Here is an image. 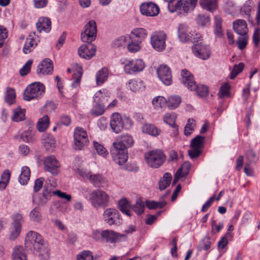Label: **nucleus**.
Instances as JSON below:
<instances>
[{"label": "nucleus", "mask_w": 260, "mask_h": 260, "mask_svg": "<svg viewBox=\"0 0 260 260\" xmlns=\"http://www.w3.org/2000/svg\"><path fill=\"white\" fill-rule=\"evenodd\" d=\"M204 137L201 136H197L191 141V148H197L200 149L204 146Z\"/></svg>", "instance_id": "nucleus-48"}, {"label": "nucleus", "mask_w": 260, "mask_h": 260, "mask_svg": "<svg viewBox=\"0 0 260 260\" xmlns=\"http://www.w3.org/2000/svg\"><path fill=\"white\" fill-rule=\"evenodd\" d=\"M133 124L132 120L125 116H121L119 113L112 114L110 119V127L112 131L118 134L123 129H129Z\"/></svg>", "instance_id": "nucleus-3"}, {"label": "nucleus", "mask_w": 260, "mask_h": 260, "mask_svg": "<svg viewBox=\"0 0 260 260\" xmlns=\"http://www.w3.org/2000/svg\"><path fill=\"white\" fill-rule=\"evenodd\" d=\"M176 118L177 116L174 113H166L163 117L164 121L174 129L173 135L174 136H176L178 134V126L175 123Z\"/></svg>", "instance_id": "nucleus-25"}, {"label": "nucleus", "mask_w": 260, "mask_h": 260, "mask_svg": "<svg viewBox=\"0 0 260 260\" xmlns=\"http://www.w3.org/2000/svg\"><path fill=\"white\" fill-rule=\"evenodd\" d=\"M42 142L45 149L47 150H53L55 147V140L49 134L45 135L42 140Z\"/></svg>", "instance_id": "nucleus-36"}, {"label": "nucleus", "mask_w": 260, "mask_h": 260, "mask_svg": "<svg viewBox=\"0 0 260 260\" xmlns=\"http://www.w3.org/2000/svg\"><path fill=\"white\" fill-rule=\"evenodd\" d=\"M21 230V225H20L19 224H16L15 225H12L9 238L12 240L16 239L19 236Z\"/></svg>", "instance_id": "nucleus-49"}, {"label": "nucleus", "mask_w": 260, "mask_h": 260, "mask_svg": "<svg viewBox=\"0 0 260 260\" xmlns=\"http://www.w3.org/2000/svg\"><path fill=\"white\" fill-rule=\"evenodd\" d=\"M88 180L91 183L95 185L99 186V184L102 183L104 181V178L100 174H90Z\"/></svg>", "instance_id": "nucleus-60"}, {"label": "nucleus", "mask_w": 260, "mask_h": 260, "mask_svg": "<svg viewBox=\"0 0 260 260\" xmlns=\"http://www.w3.org/2000/svg\"><path fill=\"white\" fill-rule=\"evenodd\" d=\"M230 85L228 83L224 84L219 90L218 95L219 98L228 97L230 95Z\"/></svg>", "instance_id": "nucleus-58"}, {"label": "nucleus", "mask_w": 260, "mask_h": 260, "mask_svg": "<svg viewBox=\"0 0 260 260\" xmlns=\"http://www.w3.org/2000/svg\"><path fill=\"white\" fill-rule=\"evenodd\" d=\"M104 105L96 103L90 110V114L94 116H99L102 115L104 113Z\"/></svg>", "instance_id": "nucleus-53"}, {"label": "nucleus", "mask_w": 260, "mask_h": 260, "mask_svg": "<svg viewBox=\"0 0 260 260\" xmlns=\"http://www.w3.org/2000/svg\"><path fill=\"white\" fill-rule=\"evenodd\" d=\"M193 54L203 60L208 59L211 55V50L209 46L203 44H196L192 48Z\"/></svg>", "instance_id": "nucleus-13"}, {"label": "nucleus", "mask_w": 260, "mask_h": 260, "mask_svg": "<svg viewBox=\"0 0 260 260\" xmlns=\"http://www.w3.org/2000/svg\"><path fill=\"white\" fill-rule=\"evenodd\" d=\"M192 31L189 30L185 24H180L178 27V36L182 42H187L190 40Z\"/></svg>", "instance_id": "nucleus-22"}, {"label": "nucleus", "mask_w": 260, "mask_h": 260, "mask_svg": "<svg viewBox=\"0 0 260 260\" xmlns=\"http://www.w3.org/2000/svg\"><path fill=\"white\" fill-rule=\"evenodd\" d=\"M96 47L92 44H83L78 49L79 55L84 59H90L95 54Z\"/></svg>", "instance_id": "nucleus-16"}, {"label": "nucleus", "mask_w": 260, "mask_h": 260, "mask_svg": "<svg viewBox=\"0 0 260 260\" xmlns=\"http://www.w3.org/2000/svg\"><path fill=\"white\" fill-rule=\"evenodd\" d=\"M88 201L95 209L105 208L109 203L110 196L104 190L97 189L89 193Z\"/></svg>", "instance_id": "nucleus-2"}, {"label": "nucleus", "mask_w": 260, "mask_h": 260, "mask_svg": "<svg viewBox=\"0 0 260 260\" xmlns=\"http://www.w3.org/2000/svg\"><path fill=\"white\" fill-rule=\"evenodd\" d=\"M140 9L141 14L146 16H156L159 12V9L158 6L151 2L142 4L140 6Z\"/></svg>", "instance_id": "nucleus-15"}, {"label": "nucleus", "mask_w": 260, "mask_h": 260, "mask_svg": "<svg viewBox=\"0 0 260 260\" xmlns=\"http://www.w3.org/2000/svg\"><path fill=\"white\" fill-rule=\"evenodd\" d=\"M36 36L35 32H31L29 34L28 37L26 39L24 44L23 52L25 54H27L32 50L34 47L37 45L35 41Z\"/></svg>", "instance_id": "nucleus-29"}, {"label": "nucleus", "mask_w": 260, "mask_h": 260, "mask_svg": "<svg viewBox=\"0 0 260 260\" xmlns=\"http://www.w3.org/2000/svg\"><path fill=\"white\" fill-rule=\"evenodd\" d=\"M129 40V36H121L114 41L113 46L115 48H124L127 46L128 42Z\"/></svg>", "instance_id": "nucleus-44"}, {"label": "nucleus", "mask_w": 260, "mask_h": 260, "mask_svg": "<svg viewBox=\"0 0 260 260\" xmlns=\"http://www.w3.org/2000/svg\"><path fill=\"white\" fill-rule=\"evenodd\" d=\"M43 240L42 236L37 232L30 231L25 238V246L28 249L39 251L43 246Z\"/></svg>", "instance_id": "nucleus-5"}, {"label": "nucleus", "mask_w": 260, "mask_h": 260, "mask_svg": "<svg viewBox=\"0 0 260 260\" xmlns=\"http://www.w3.org/2000/svg\"><path fill=\"white\" fill-rule=\"evenodd\" d=\"M145 158L149 166L158 168L163 164L166 157L162 150L156 149L146 153Z\"/></svg>", "instance_id": "nucleus-4"}, {"label": "nucleus", "mask_w": 260, "mask_h": 260, "mask_svg": "<svg viewBox=\"0 0 260 260\" xmlns=\"http://www.w3.org/2000/svg\"><path fill=\"white\" fill-rule=\"evenodd\" d=\"M196 127L195 120L193 119H189L187 123L184 127V135L186 136H190L194 131Z\"/></svg>", "instance_id": "nucleus-52"}, {"label": "nucleus", "mask_w": 260, "mask_h": 260, "mask_svg": "<svg viewBox=\"0 0 260 260\" xmlns=\"http://www.w3.org/2000/svg\"><path fill=\"white\" fill-rule=\"evenodd\" d=\"M108 70L106 68H103L99 70L95 76L96 83L98 85L103 84L107 80L108 77Z\"/></svg>", "instance_id": "nucleus-35"}, {"label": "nucleus", "mask_w": 260, "mask_h": 260, "mask_svg": "<svg viewBox=\"0 0 260 260\" xmlns=\"http://www.w3.org/2000/svg\"><path fill=\"white\" fill-rule=\"evenodd\" d=\"M109 96V94L106 90H100L97 91L94 95L93 98L94 102L97 104L100 103L104 105L105 102L108 101L107 98Z\"/></svg>", "instance_id": "nucleus-34"}, {"label": "nucleus", "mask_w": 260, "mask_h": 260, "mask_svg": "<svg viewBox=\"0 0 260 260\" xmlns=\"http://www.w3.org/2000/svg\"><path fill=\"white\" fill-rule=\"evenodd\" d=\"M233 28L235 31L240 36H246L247 34L248 29L245 20L239 19L234 22Z\"/></svg>", "instance_id": "nucleus-27"}, {"label": "nucleus", "mask_w": 260, "mask_h": 260, "mask_svg": "<svg viewBox=\"0 0 260 260\" xmlns=\"http://www.w3.org/2000/svg\"><path fill=\"white\" fill-rule=\"evenodd\" d=\"M172 180L171 175L169 173H166L164 177L160 179L159 182V187L160 190L166 189L171 183Z\"/></svg>", "instance_id": "nucleus-45"}, {"label": "nucleus", "mask_w": 260, "mask_h": 260, "mask_svg": "<svg viewBox=\"0 0 260 260\" xmlns=\"http://www.w3.org/2000/svg\"><path fill=\"white\" fill-rule=\"evenodd\" d=\"M96 32L95 22L93 20H90L84 26V30L81 34V39L83 42L90 43L95 39Z\"/></svg>", "instance_id": "nucleus-9"}, {"label": "nucleus", "mask_w": 260, "mask_h": 260, "mask_svg": "<svg viewBox=\"0 0 260 260\" xmlns=\"http://www.w3.org/2000/svg\"><path fill=\"white\" fill-rule=\"evenodd\" d=\"M167 35L163 31H155L150 37V43L152 47L157 51H161L166 48Z\"/></svg>", "instance_id": "nucleus-11"}, {"label": "nucleus", "mask_w": 260, "mask_h": 260, "mask_svg": "<svg viewBox=\"0 0 260 260\" xmlns=\"http://www.w3.org/2000/svg\"><path fill=\"white\" fill-rule=\"evenodd\" d=\"M121 146L112 145L110 153L113 160L116 164L122 166L124 165L128 159L127 150H124L121 148Z\"/></svg>", "instance_id": "nucleus-10"}, {"label": "nucleus", "mask_w": 260, "mask_h": 260, "mask_svg": "<svg viewBox=\"0 0 260 260\" xmlns=\"http://www.w3.org/2000/svg\"><path fill=\"white\" fill-rule=\"evenodd\" d=\"M214 33L217 37H221L223 33L221 28V20L218 17L215 18Z\"/></svg>", "instance_id": "nucleus-56"}, {"label": "nucleus", "mask_w": 260, "mask_h": 260, "mask_svg": "<svg viewBox=\"0 0 260 260\" xmlns=\"http://www.w3.org/2000/svg\"><path fill=\"white\" fill-rule=\"evenodd\" d=\"M190 164L189 162L186 161L182 164L181 167L176 172L173 180V184H176L181 177L186 176L189 173L190 169Z\"/></svg>", "instance_id": "nucleus-24"}, {"label": "nucleus", "mask_w": 260, "mask_h": 260, "mask_svg": "<svg viewBox=\"0 0 260 260\" xmlns=\"http://www.w3.org/2000/svg\"><path fill=\"white\" fill-rule=\"evenodd\" d=\"M25 110L20 107H17L13 111V114L11 117L13 121L19 122L25 119Z\"/></svg>", "instance_id": "nucleus-40"}, {"label": "nucleus", "mask_w": 260, "mask_h": 260, "mask_svg": "<svg viewBox=\"0 0 260 260\" xmlns=\"http://www.w3.org/2000/svg\"><path fill=\"white\" fill-rule=\"evenodd\" d=\"M141 42H139L138 41H136V42H134L133 40H131L130 42L128 41L127 48L128 51L132 53H135L139 51L141 49L140 43Z\"/></svg>", "instance_id": "nucleus-55"}, {"label": "nucleus", "mask_w": 260, "mask_h": 260, "mask_svg": "<svg viewBox=\"0 0 260 260\" xmlns=\"http://www.w3.org/2000/svg\"><path fill=\"white\" fill-rule=\"evenodd\" d=\"M30 171L28 167L23 166L21 168V174L19 176V181L22 185H25L29 180Z\"/></svg>", "instance_id": "nucleus-37"}, {"label": "nucleus", "mask_w": 260, "mask_h": 260, "mask_svg": "<svg viewBox=\"0 0 260 260\" xmlns=\"http://www.w3.org/2000/svg\"><path fill=\"white\" fill-rule=\"evenodd\" d=\"M44 166L45 170L53 175H57L59 172L60 164L54 156L46 157L44 161Z\"/></svg>", "instance_id": "nucleus-14"}, {"label": "nucleus", "mask_w": 260, "mask_h": 260, "mask_svg": "<svg viewBox=\"0 0 260 260\" xmlns=\"http://www.w3.org/2000/svg\"><path fill=\"white\" fill-rule=\"evenodd\" d=\"M49 125V117L48 116L45 115L39 119L37 123V128L39 132H43L47 129Z\"/></svg>", "instance_id": "nucleus-42"}, {"label": "nucleus", "mask_w": 260, "mask_h": 260, "mask_svg": "<svg viewBox=\"0 0 260 260\" xmlns=\"http://www.w3.org/2000/svg\"><path fill=\"white\" fill-rule=\"evenodd\" d=\"M145 204L143 202H137L136 204L133 206L132 210L138 215H141L144 211Z\"/></svg>", "instance_id": "nucleus-63"}, {"label": "nucleus", "mask_w": 260, "mask_h": 260, "mask_svg": "<svg viewBox=\"0 0 260 260\" xmlns=\"http://www.w3.org/2000/svg\"><path fill=\"white\" fill-rule=\"evenodd\" d=\"M167 204L165 201L155 202L154 201H147L146 202V207L149 209H161Z\"/></svg>", "instance_id": "nucleus-47"}, {"label": "nucleus", "mask_w": 260, "mask_h": 260, "mask_svg": "<svg viewBox=\"0 0 260 260\" xmlns=\"http://www.w3.org/2000/svg\"><path fill=\"white\" fill-rule=\"evenodd\" d=\"M32 63V60H28L23 66V67L20 70V74L22 76L26 75L30 72Z\"/></svg>", "instance_id": "nucleus-64"}, {"label": "nucleus", "mask_w": 260, "mask_h": 260, "mask_svg": "<svg viewBox=\"0 0 260 260\" xmlns=\"http://www.w3.org/2000/svg\"><path fill=\"white\" fill-rule=\"evenodd\" d=\"M181 102V98L177 95H173L168 98L167 100V106L170 110L177 108Z\"/></svg>", "instance_id": "nucleus-38"}, {"label": "nucleus", "mask_w": 260, "mask_h": 260, "mask_svg": "<svg viewBox=\"0 0 260 260\" xmlns=\"http://www.w3.org/2000/svg\"><path fill=\"white\" fill-rule=\"evenodd\" d=\"M148 35L147 30L141 27L133 29L129 36L130 40H134L142 42L147 37Z\"/></svg>", "instance_id": "nucleus-23"}, {"label": "nucleus", "mask_w": 260, "mask_h": 260, "mask_svg": "<svg viewBox=\"0 0 260 260\" xmlns=\"http://www.w3.org/2000/svg\"><path fill=\"white\" fill-rule=\"evenodd\" d=\"M103 215L105 222L110 225L117 224L119 218L118 211L114 208L106 209Z\"/></svg>", "instance_id": "nucleus-17"}, {"label": "nucleus", "mask_w": 260, "mask_h": 260, "mask_svg": "<svg viewBox=\"0 0 260 260\" xmlns=\"http://www.w3.org/2000/svg\"><path fill=\"white\" fill-rule=\"evenodd\" d=\"M77 260H93V255L89 250H83L76 255Z\"/></svg>", "instance_id": "nucleus-54"}, {"label": "nucleus", "mask_w": 260, "mask_h": 260, "mask_svg": "<svg viewBox=\"0 0 260 260\" xmlns=\"http://www.w3.org/2000/svg\"><path fill=\"white\" fill-rule=\"evenodd\" d=\"M158 77L165 85H170L172 82V72L167 65H160L157 70Z\"/></svg>", "instance_id": "nucleus-12"}, {"label": "nucleus", "mask_w": 260, "mask_h": 260, "mask_svg": "<svg viewBox=\"0 0 260 260\" xmlns=\"http://www.w3.org/2000/svg\"><path fill=\"white\" fill-rule=\"evenodd\" d=\"M103 241L111 243H115L120 241L122 238H125V236L123 234H119L112 230H106L103 231Z\"/></svg>", "instance_id": "nucleus-20"}, {"label": "nucleus", "mask_w": 260, "mask_h": 260, "mask_svg": "<svg viewBox=\"0 0 260 260\" xmlns=\"http://www.w3.org/2000/svg\"><path fill=\"white\" fill-rule=\"evenodd\" d=\"M21 139L24 142L29 143L34 141L33 134L31 131H26L20 135Z\"/></svg>", "instance_id": "nucleus-61"}, {"label": "nucleus", "mask_w": 260, "mask_h": 260, "mask_svg": "<svg viewBox=\"0 0 260 260\" xmlns=\"http://www.w3.org/2000/svg\"><path fill=\"white\" fill-rule=\"evenodd\" d=\"M53 69L52 61L49 58H46L38 65L37 73L39 75H48L52 73Z\"/></svg>", "instance_id": "nucleus-18"}, {"label": "nucleus", "mask_w": 260, "mask_h": 260, "mask_svg": "<svg viewBox=\"0 0 260 260\" xmlns=\"http://www.w3.org/2000/svg\"><path fill=\"white\" fill-rule=\"evenodd\" d=\"M74 147L76 150H82L87 146L89 140L87 132L83 128L77 127L74 133Z\"/></svg>", "instance_id": "nucleus-8"}, {"label": "nucleus", "mask_w": 260, "mask_h": 260, "mask_svg": "<svg viewBox=\"0 0 260 260\" xmlns=\"http://www.w3.org/2000/svg\"><path fill=\"white\" fill-rule=\"evenodd\" d=\"M134 144V140L132 137L129 135H122L117 138L113 143L112 145L121 146V148L124 150H127V148L132 147Z\"/></svg>", "instance_id": "nucleus-19"}, {"label": "nucleus", "mask_w": 260, "mask_h": 260, "mask_svg": "<svg viewBox=\"0 0 260 260\" xmlns=\"http://www.w3.org/2000/svg\"><path fill=\"white\" fill-rule=\"evenodd\" d=\"M197 21L198 24L202 26H208L210 24V19L209 16L204 15H199Z\"/></svg>", "instance_id": "nucleus-57"}, {"label": "nucleus", "mask_w": 260, "mask_h": 260, "mask_svg": "<svg viewBox=\"0 0 260 260\" xmlns=\"http://www.w3.org/2000/svg\"><path fill=\"white\" fill-rule=\"evenodd\" d=\"M121 63L123 65L126 73L132 74L142 71L145 67V63L142 59L135 60L122 59Z\"/></svg>", "instance_id": "nucleus-7"}, {"label": "nucleus", "mask_w": 260, "mask_h": 260, "mask_svg": "<svg viewBox=\"0 0 260 260\" xmlns=\"http://www.w3.org/2000/svg\"><path fill=\"white\" fill-rule=\"evenodd\" d=\"M38 251L40 252L39 256L41 260H48L50 258V250L47 247L43 245L42 248Z\"/></svg>", "instance_id": "nucleus-62"}, {"label": "nucleus", "mask_w": 260, "mask_h": 260, "mask_svg": "<svg viewBox=\"0 0 260 260\" xmlns=\"http://www.w3.org/2000/svg\"><path fill=\"white\" fill-rule=\"evenodd\" d=\"M30 220L35 223H40L42 220V216L38 207L34 208L29 214Z\"/></svg>", "instance_id": "nucleus-39"}, {"label": "nucleus", "mask_w": 260, "mask_h": 260, "mask_svg": "<svg viewBox=\"0 0 260 260\" xmlns=\"http://www.w3.org/2000/svg\"><path fill=\"white\" fill-rule=\"evenodd\" d=\"M126 87L134 92L142 91L144 89L143 82L141 80H130L126 84Z\"/></svg>", "instance_id": "nucleus-28"}, {"label": "nucleus", "mask_w": 260, "mask_h": 260, "mask_svg": "<svg viewBox=\"0 0 260 260\" xmlns=\"http://www.w3.org/2000/svg\"><path fill=\"white\" fill-rule=\"evenodd\" d=\"M10 177V172L8 170H5L2 174L0 180V189H4L8 184Z\"/></svg>", "instance_id": "nucleus-50"}, {"label": "nucleus", "mask_w": 260, "mask_h": 260, "mask_svg": "<svg viewBox=\"0 0 260 260\" xmlns=\"http://www.w3.org/2000/svg\"><path fill=\"white\" fill-rule=\"evenodd\" d=\"M181 82L190 91H194L201 97L206 96L209 90L207 86L202 84H197L193 75L186 69L181 71Z\"/></svg>", "instance_id": "nucleus-1"}, {"label": "nucleus", "mask_w": 260, "mask_h": 260, "mask_svg": "<svg viewBox=\"0 0 260 260\" xmlns=\"http://www.w3.org/2000/svg\"><path fill=\"white\" fill-rule=\"evenodd\" d=\"M119 207L120 211L125 215L131 216L132 215V208L130 203L125 199H122L119 202Z\"/></svg>", "instance_id": "nucleus-33"}, {"label": "nucleus", "mask_w": 260, "mask_h": 260, "mask_svg": "<svg viewBox=\"0 0 260 260\" xmlns=\"http://www.w3.org/2000/svg\"><path fill=\"white\" fill-rule=\"evenodd\" d=\"M13 260H27L26 254L22 246H15L12 253Z\"/></svg>", "instance_id": "nucleus-30"}, {"label": "nucleus", "mask_w": 260, "mask_h": 260, "mask_svg": "<svg viewBox=\"0 0 260 260\" xmlns=\"http://www.w3.org/2000/svg\"><path fill=\"white\" fill-rule=\"evenodd\" d=\"M244 67V63L241 62L238 64L235 65L232 71L231 72L230 78L231 79H234L238 75V74L243 71Z\"/></svg>", "instance_id": "nucleus-59"}, {"label": "nucleus", "mask_w": 260, "mask_h": 260, "mask_svg": "<svg viewBox=\"0 0 260 260\" xmlns=\"http://www.w3.org/2000/svg\"><path fill=\"white\" fill-rule=\"evenodd\" d=\"M218 0H200V4L204 9L213 12L217 7Z\"/></svg>", "instance_id": "nucleus-31"}, {"label": "nucleus", "mask_w": 260, "mask_h": 260, "mask_svg": "<svg viewBox=\"0 0 260 260\" xmlns=\"http://www.w3.org/2000/svg\"><path fill=\"white\" fill-rule=\"evenodd\" d=\"M93 144L94 149L100 155L103 157H106L108 155V151L103 145L95 141L93 142Z\"/></svg>", "instance_id": "nucleus-51"}, {"label": "nucleus", "mask_w": 260, "mask_h": 260, "mask_svg": "<svg viewBox=\"0 0 260 260\" xmlns=\"http://www.w3.org/2000/svg\"><path fill=\"white\" fill-rule=\"evenodd\" d=\"M73 168L75 172L81 177L83 178L88 179L91 174V172L89 170L81 168L79 164L78 163L77 165H76V162L75 163Z\"/></svg>", "instance_id": "nucleus-43"}, {"label": "nucleus", "mask_w": 260, "mask_h": 260, "mask_svg": "<svg viewBox=\"0 0 260 260\" xmlns=\"http://www.w3.org/2000/svg\"><path fill=\"white\" fill-rule=\"evenodd\" d=\"M5 100L10 105L15 103L16 101V94L14 89L12 88H7L5 95Z\"/></svg>", "instance_id": "nucleus-41"}, {"label": "nucleus", "mask_w": 260, "mask_h": 260, "mask_svg": "<svg viewBox=\"0 0 260 260\" xmlns=\"http://www.w3.org/2000/svg\"><path fill=\"white\" fill-rule=\"evenodd\" d=\"M45 87L40 82H34L29 85L24 92V99L29 101L40 98L45 92Z\"/></svg>", "instance_id": "nucleus-6"}, {"label": "nucleus", "mask_w": 260, "mask_h": 260, "mask_svg": "<svg viewBox=\"0 0 260 260\" xmlns=\"http://www.w3.org/2000/svg\"><path fill=\"white\" fill-rule=\"evenodd\" d=\"M36 27L39 32H49L51 28V22L48 17H40L36 23Z\"/></svg>", "instance_id": "nucleus-21"}, {"label": "nucleus", "mask_w": 260, "mask_h": 260, "mask_svg": "<svg viewBox=\"0 0 260 260\" xmlns=\"http://www.w3.org/2000/svg\"><path fill=\"white\" fill-rule=\"evenodd\" d=\"M142 131L154 137H156L161 133V130L152 124H144L142 126Z\"/></svg>", "instance_id": "nucleus-32"}, {"label": "nucleus", "mask_w": 260, "mask_h": 260, "mask_svg": "<svg viewBox=\"0 0 260 260\" xmlns=\"http://www.w3.org/2000/svg\"><path fill=\"white\" fill-rule=\"evenodd\" d=\"M73 68L74 81L72 82L71 86L73 88H76L78 87L80 84V81L83 74L82 68L78 64H74Z\"/></svg>", "instance_id": "nucleus-26"}, {"label": "nucleus", "mask_w": 260, "mask_h": 260, "mask_svg": "<svg viewBox=\"0 0 260 260\" xmlns=\"http://www.w3.org/2000/svg\"><path fill=\"white\" fill-rule=\"evenodd\" d=\"M167 103V100L162 96H157L155 97L152 101V104L153 108L156 110H158L162 107Z\"/></svg>", "instance_id": "nucleus-46"}]
</instances>
